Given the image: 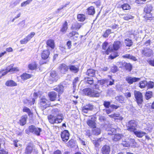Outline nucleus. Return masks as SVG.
Wrapping results in <instances>:
<instances>
[{
  "label": "nucleus",
  "instance_id": "ddd939ff",
  "mask_svg": "<svg viewBox=\"0 0 154 154\" xmlns=\"http://www.w3.org/2000/svg\"><path fill=\"white\" fill-rule=\"evenodd\" d=\"M95 117H92L90 119H88L87 122V124L90 127L92 128H95Z\"/></svg>",
  "mask_w": 154,
  "mask_h": 154
},
{
  "label": "nucleus",
  "instance_id": "a878e982",
  "mask_svg": "<svg viewBox=\"0 0 154 154\" xmlns=\"http://www.w3.org/2000/svg\"><path fill=\"white\" fill-rule=\"evenodd\" d=\"M32 76V75L30 74L25 73L22 75L20 76V77L21 79L23 80H25L31 78Z\"/></svg>",
  "mask_w": 154,
  "mask_h": 154
},
{
  "label": "nucleus",
  "instance_id": "473e14b6",
  "mask_svg": "<svg viewBox=\"0 0 154 154\" xmlns=\"http://www.w3.org/2000/svg\"><path fill=\"white\" fill-rule=\"evenodd\" d=\"M32 147L31 146H28L25 149L24 154H31L32 150Z\"/></svg>",
  "mask_w": 154,
  "mask_h": 154
},
{
  "label": "nucleus",
  "instance_id": "0eeeda50",
  "mask_svg": "<svg viewBox=\"0 0 154 154\" xmlns=\"http://www.w3.org/2000/svg\"><path fill=\"white\" fill-rule=\"evenodd\" d=\"M29 130L30 132L38 136L40 135V133L42 131V129L41 128L36 127L33 125L29 126Z\"/></svg>",
  "mask_w": 154,
  "mask_h": 154
},
{
  "label": "nucleus",
  "instance_id": "72a5a7b5",
  "mask_svg": "<svg viewBox=\"0 0 154 154\" xmlns=\"http://www.w3.org/2000/svg\"><path fill=\"white\" fill-rule=\"evenodd\" d=\"M69 68L70 70L75 73L78 72L79 70V68L74 65H71L69 66Z\"/></svg>",
  "mask_w": 154,
  "mask_h": 154
},
{
  "label": "nucleus",
  "instance_id": "7ed1b4c3",
  "mask_svg": "<svg viewBox=\"0 0 154 154\" xmlns=\"http://www.w3.org/2000/svg\"><path fill=\"white\" fill-rule=\"evenodd\" d=\"M84 94L86 95H88L90 97H98L100 94L98 92L94 91L91 89L86 88L83 89L82 90Z\"/></svg>",
  "mask_w": 154,
  "mask_h": 154
},
{
  "label": "nucleus",
  "instance_id": "c03bdc74",
  "mask_svg": "<svg viewBox=\"0 0 154 154\" xmlns=\"http://www.w3.org/2000/svg\"><path fill=\"white\" fill-rule=\"evenodd\" d=\"M152 95V93L151 91H147L146 92L145 95V97L146 99L148 100L150 98H151Z\"/></svg>",
  "mask_w": 154,
  "mask_h": 154
},
{
  "label": "nucleus",
  "instance_id": "412c9836",
  "mask_svg": "<svg viewBox=\"0 0 154 154\" xmlns=\"http://www.w3.org/2000/svg\"><path fill=\"white\" fill-rule=\"evenodd\" d=\"M57 94L54 91H51L48 93V96L50 100L51 101L55 100L57 97Z\"/></svg>",
  "mask_w": 154,
  "mask_h": 154
},
{
  "label": "nucleus",
  "instance_id": "f704fd0d",
  "mask_svg": "<svg viewBox=\"0 0 154 154\" xmlns=\"http://www.w3.org/2000/svg\"><path fill=\"white\" fill-rule=\"evenodd\" d=\"M120 43L121 42L119 41L115 42L113 44V48L114 50H118L120 47Z\"/></svg>",
  "mask_w": 154,
  "mask_h": 154
},
{
  "label": "nucleus",
  "instance_id": "0e129e2a",
  "mask_svg": "<svg viewBox=\"0 0 154 154\" xmlns=\"http://www.w3.org/2000/svg\"><path fill=\"white\" fill-rule=\"evenodd\" d=\"M119 107V106H117L114 104H111L110 105V107L112 109H116Z\"/></svg>",
  "mask_w": 154,
  "mask_h": 154
},
{
  "label": "nucleus",
  "instance_id": "f03ea898",
  "mask_svg": "<svg viewBox=\"0 0 154 154\" xmlns=\"http://www.w3.org/2000/svg\"><path fill=\"white\" fill-rule=\"evenodd\" d=\"M138 124V122L136 120H131L126 124L127 130L130 132H133L137 130Z\"/></svg>",
  "mask_w": 154,
  "mask_h": 154
},
{
  "label": "nucleus",
  "instance_id": "c9c22d12",
  "mask_svg": "<svg viewBox=\"0 0 154 154\" xmlns=\"http://www.w3.org/2000/svg\"><path fill=\"white\" fill-rule=\"evenodd\" d=\"M54 90L59 92V94L62 93L63 91V86L62 85H58L54 88Z\"/></svg>",
  "mask_w": 154,
  "mask_h": 154
},
{
  "label": "nucleus",
  "instance_id": "774afa93",
  "mask_svg": "<svg viewBox=\"0 0 154 154\" xmlns=\"http://www.w3.org/2000/svg\"><path fill=\"white\" fill-rule=\"evenodd\" d=\"M53 154H62V153L60 150H57L53 152Z\"/></svg>",
  "mask_w": 154,
  "mask_h": 154
},
{
  "label": "nucleus",
  "instance_id": "de8ad7c7",
  "mask_svg": "<svg viewBox=\"0 0 154 154\" xmlns=\"http://www.w3.org/2000/svg\"><path fill=\"white\" fill-rule=\"evenodd\" d=\"M122 8L124 10H127L129 9L130 7L129 5L127 4H124L122 5Z\"/></svg>",
  "mask_w": 154,
  "mask_h": 154
},
{
  "label": "nucleus",
  "instance_id": "6e6d98bb",
  "mask_svg": "<svg viewBox=\"0 0 154 154\" xmlns=\"http://www.w3.org/2000/svg\"><path fill=\"white\" fill-rule=\"evenodd\" d=\"M30 3L29 1V0H27L22 3L21 4V7H25L27 5H29Z\"/></svg>",
  "mask_w": 154,
  "mask_h": 154
},
{
  "label": "nucleus",
  "instance_id": "864d4df0",
  "mask_svg": "<svg viewBox=\"0 0 154 154\" xmlns=\"http://www.w3.org/2000/svg\"><path fill=\"white\" fill-rule=\"evenodd\" d=\"M125 67L126 69L129 71H130L132 69V65L130 63H127L125 65Z\"/></svg>",
  "mask_w": 154,
  "mask_h": 154
},
{
  "label": "nucleus",
  "instance_id": "cd10ccee",
  "mask_svg": "<svg viewBox=\"0 0 154 154\" xmlns=\"http://www.w3.org/2000/svg\"><path fill=\"white\" fill-rule=\"evenodd\" d=\"M5 85L8 86L10 87L15 86L17 85V84L12 80L7 81L5 82Z\"/></svg>",
  "mask_w": 154,
  "mask_h": 154
},
{
  "label": "nucleus",
  "instance_id": "bf43d9fd",
  "mask_svg": "<svg viewBox=\"0 0 154 154\" xmlns=\"http://www.w3.org/2000/svg\"><path fill=\"white\" fill-rule=\"evenodd\" d=\"M23 112H25L29 114L31 112V111L30 109L28 107L25 106L23 109Z\"/></svg>",
  "mask_w": 154,
  "mask_h": 154
},
{
  "label": "nucleus",
  "instance_id": "680f3d73",
  "mask_svg": "<svg viewBox=\"0 0 154 154\" xmlns=\"http://www.w3.org/2000/svg\"><path fill=\"white\" fill-rule=\"evenodd\" d=\"M106 80L101 79L98 80L99 83L101 85H103L105 84L107 82Z\"/></svg>",
  "mask_w": 154,
  "mask_h": 154
},
{
  "label": "nucleus",
  "instance_id": "5701e85b",
  "mask_svg": "<svg viewBox=\"0 0 154 154\" xmlns=\"http://www.w3.org/2000/svg\"><path fill=\"white\" fill-rule=\"evenodd\" d=\"M37 64L35 61H34L29 64L28 66V68L31 70H33L37 69Z\"/></svg>",
  "mask_w": 154,
  "mask_h": 154
},
{
  "label": "nucleus",
  "instance_id": "c85d7f7f",
  "mask_svg": "<svg viewBox=\"0 0 154 154\" xmlns=\"http://www.w3.org/2000/svg\"><path fill=\"white\" fill-rule=\"evenodd\" d=\"M46 44L47 46L50 47L52 49H54V42L52 39H50L47 40L46 42Z\"/></svg>",
  "mask_w": 154,
  "mask_h": 154
},
{
  "label": "nucleus",
  "instance_id": "f257e3e1",
  "mask_svg": "<svg viewBox=\"0 0 154 154\" xmlns=\"http://www.w3.org/2000/svg\"><path fill=\"white\" fill-rule=\"evenodd\" d=\"M54 115H51L48 116L49 122L52 124L61 123L63 119V114L57 109H54L52 110Z\"/></svg>",
  "mask_w": 154,
  "mask_h": 154
},
{
  "label": "nucleus",
  "instance_id": "39448f33",
  "mask_svg": "<svg viewBox=\"0 0 154 154\" xmlns=\"http://www.w3.org/2000/svg\"><path fill=\"white\" fill-rule=\"evenodd\" d=\"M40 105L42 110H44L48 107L52 106L50 102L45 98H41L40 100Z\"/></svg>",
  "mask_w": 154,
  "mask_h": 154
},
{
  "label": "nucleus",
  "instance_id": "338daca9",
  "mask_svg": "<svg viewBox=\"0 0 154 154\" xmlns=\"http://www.w3.org/2000/svg\"><path fill=\"white\" fill-rule=\"evenodd\" d=\"M66 45L68 47V48L69 49L71 48L72 45H71V42L70 41H68L66 43Z\"/></svg>",
  "mask_w": 154,
  "mask_h": 154
},
{
  "label": "nucleus",
  "instance_id": "4d7b16f0",
  "mask_svg": "<svg viewBox=\"0 0 154 154\" xmlns=\"http://www.w3.org/2000/svg\"><path fill=\"white\" fill-rule=\"evenodd\" d=\"M29 41L26 37L20 41V43L21 44H24L26 43Z\"/></svg>",
  "mask_w": 154,
  "mask_h": 154
},
{
  "label": "nucleus",
  "instance_id": "1a4fd4ad",
  "mask_svg": "<svg viewBox=\"0 0 154 154\" xmlns=\"http://www.w3.org/2000/svg\"><path fill=\"white\" fill-rule=\"evenodd\" d=\"M60 135L62 141L65 142L69 139V134L68 131L65 130L61 132Z\"/></svg>",
  "mask_w": 154,
  "mask_h": 154
},
{
  "label": "nucleus",
  "instance_id": "ea45409f",
  "mask_svg": "<svg viewBox=\"0 0 154 154\" xmlns=\"http://www.w3.org/2000/svg\"><path fill=\"white\" fill-rule=\"evenodd\" d=\"M85 82L91 85L93 84L94 80L92 78L85 77Z\"/></svg>",
  "mask_w": 154,
  "mask_h": 154
},
{
  "label": "nucleus",
  "instance_id": "e433bc0d",
  "mask_svg": "<svg viewBox=\"0 0 154 154\" xmlns=\"http://www.w3.org/2000/svg\"><path fill=\"white\" fill-rule=\"evenodd\" d=\"M95 12V10L93 7H90L88 9L87 13L89 15H93L94 14Z\"/></svg>",
  "mask_w": 154,
  "mask_h": 154
},
{
  "label": "nucleus",
  "instance_id": "423d86ee",
  "mask_svg": "<svg viewBox=\"0 0 154 154\" xmlns=\"http://www.w3.org/2000/svg\"><path fill=\"white\" fill-rule=\"evenodd\" d=\"M152 9V7L150 5H147L144 8V11L146 13L144 17L147 20H150L152 17V15L150 14Z\"/></svg>",
  "mask_w": 154,
  "mask_h": 154
},
{
  "label": "nucleus",
  "instance_id": "4c0bfd02",
  "mask_svg": "<svg viewBox=\"0 0 154 154\" xmlns=\"http://www.w3.org/2000/svg\"><path fill=\"white\" fill-rule=\"evenodd\" d=\"M125 42L126 46L128 47L131 46L133 44L132 40L128 38H126L125 40Z\"/></svg>",
  "mask_w": 154,
  "mask_h": 154
},
{
  "label": "nucleus",
  "instance_id": "dca6fc26",
  "mask_svg": "<svg viewBox=\"0 0 154 154\" xmlns=\"http://www.w3.org/2000/svg\"><path fill=\"white\" fill-rule=\"evenodd\" d=\"M125 80L128 83L131 84L134 82L138 81L140 80V78L128 76L126 77Z\"/></svg>",
  "mask_w": 154,
  "mask_h": 154
},
{
  "label": "nucleus",
  "instance_id": "6e6552de",
  "mask_svg": "<svg viewBox=\"0 0 154 154\" xmlns=\"http://www.w3.org/2000/svg\"><path fill=\"white\" fill-rule=\"evenodd\" d=\"M108 43L106 42H105L102 45V48L103 50H105L104 51H103V54H109L112 50L111 47L109 46L108 48Z\"/></svg>",
  "mask_w": 154,
  "mask_h": 154
},
{
  "label": "nucleus",
  "instance_id": "8fccbe9b",
  "mask_svg": "<svg viewBox=\"0 0 154 154\" xmlns=\"http://www.w3.org/2000/svg\"><path fill=\"white\" fill-rule=\"evenodd\" d=\"M111 30L110 29H107L104 33L103 36L105 38L107 37L111 33Z\"/></svg>",
  "mask_w": 154,
  "mask_h": 154
},
{
  "label": "nucleus",
  "instance_id": "20e7f679",
  "mask_svg": "<svg viewBox=\"0 0 154 154\" xmlns=\"http://www.w3.org/2000/svg\"><path fill=\"white\" fill-rule=\"evenodd\" d=\"M134 94L136 102L138 105L140 106L143 101V96L142 93L139 91H135Z\"/></svg>",
  "mask_w": 154,
  "mask_h": 154
},
{
  "label": "nucleus",
  "instance_id": "2f4dec72",
  "mask_svg": "<svg viewBox=\"0 0 154 154\" xmlns=\"http://www.w3.org/2000/svg\"><path fill=\"white\" fill-rule=\"evenodd\" d=\"M95 73V70L92 69H88L86 72V74L89 76L93 77L94 76Z\"/></svg>",
  "mask_w": 154,
  "mask_h": 154
},
{
  "label": "nucleus",
  "instance_id": "79ce46f5",
  "mask_svg": "<svg viewBox=\"0 0 154 154\" xmlns=\"http://www.w3.org/2000/svg\"><path fill=\"white\" fill-rule=\"evenodd\" d=\"M116 99L117 100L121 103L125 102V98L122 96H117Z\"/></svg>",
  "mask_w": 154,
  "mask_h": 154
},
{
  "label": "nucleus",
  "instance_id": "e2e57ef3",
  "mask_svg": "<svg viewBox=\"0 0 154 154\" xmlns=\"http://www.w3.org/2000/svg\"><path fill=\"white\" fill-rule=\"evenodd\" d=\"M104 111H105L106 113L107 114L110 113L112 112V110L109 108L105 109L104 110Z\"/></svg>",
  "mask_w": 154,
  "mask_h": 154
},
{
  "label": "nucleus",
  "instance_id": "f3484780",
  "mask_svg": "<svg viewBox=\"0 0 154 154\" xmlns=\"http://www.w3.org/2000/svg\"><path fill=\"white\" fill-rule=\"evenodd\" d=\"M93 109V105L90 104H89L86 105L85 106H83L82 108V110L83 112L87 113L89 110H91Z\"/></svg>",
  "mask_w": 154,
  "mask_h": 154
},
{
  "label": "nucleus",
  "instance_id": "a19ab883",
  "mask_svg": "<svg viewBox=\"0 0 154 154\" xmlns=\"http://www.w3.org/2000/svg\"><path fill=\"white\" fill-rule=\"evenodd\" d=\"M77 20L79 21H83L85 20V16L82 14H79L77 16Z\"/></svg>",
  "mask_w": 154,
  "mask_h": 154
},
{
  "label": "nucleus",
  "instance_id": "a18cd8bd",
  "mask_svg": "<svg viewBox=\"0 0 154 154\" xmlns=\"http://www.w3.org/2000/svg\"><path fill=\"white\" fill-rule=\"evenodd\" d=\"M140 87L141 88H143L147 85V82L146 81H142L140 83Z\"/></svg>",
  "mask_w": 154,
  "mask_h": 154
},
{
  "label": "nucleus",
  "instance_id": "aec40b11",
  "mask_svg": "<svg viewBox=\"0 0 154 154\" xmlns=\"http://www.w3.org/2000/svg\"><path fill=\"white\" fill-rule=\"evenodd\" d=\"M68 28V23L66 21H65L62 25V27L60 29V31L63 34H64L66 32Z\"/></svg>",
  "mask_w": 154,
  "mask_h": 154
},
{
  "label": "nucleus",
  "instance_id": "a211bd4d",
  "mask_svg": "<svg viewBox=\"0 0 154 154\" xmlns=\"http://www.w3.org/2000/svg\"><path fill=\"white\" fill-rule=\"evenodd\" d=\"M50 54V52L48 50L43 51L41 54L42 58L45 60L48 58Z\"/></svg>",
  "mask_w": 154,
  "mask_h": 154
},
{
  "label": "nucleus",
  "instance_id": "37998d69",
  "mask_svg": "<svg viewBox=\"0 0 154 154\" xmlns=\"http://www.w3.org/2000/svg\"><path fill=\"white\" fill-rule=\"evenodd\" d=\"M79 82V78L78 77H76L75 79L73 80V92H75V87L76 86V83H77Z\"/></svg>",
  "mask_w": 154,
  "mask_h": 154
},
{
  "label": "nucleus",
  "instance_id": "b1692460",
  "mask_svg": "<svg viewBox=\"0 0 154 154\" xmlns=\"http://www.w3.org/2000/svg\"><path fill=\"white\" fill-rule=\"evenodd\" d=\"M27 119V115H24L21 117L19 123L21 125H24L26 123V120Z\"/></svg>",
  "mask_w": 154,
  "mask_h": 154
},
{
  "label": "nucleus",
  "instance_id": "69168bd1",
  "mask_svg": "<svg viewBox=\"0 0 154 154\" xmlns=\"http://www.w3.org/2000/svg\"><path fill=\"white\" fill-rule=\"evenodd\" d=\"M118 55H119L118 54L116 53L114 55H110L109 56V58L111 59H113L118 57Z\"/></svg>",
  "mask_w": 154,
  "mask_h": 154
},
{
  "label": "nucleus",
  "instance_id": "5fc2aeb1",
  "mask_svg": "<svg viewBox=\"0 0 154 154\" xmlns=\"http://www.w3.org/2000/svg\"><path fill=\"white\" fill-rule=\"evenodd\" d=\"M147 87L148 88H152L154 86V83L151 81L147 82Z\"/></svg>",
  "mask_w": 154,
  "mask_h": 154
},
{
  "label": "nucleus",
  "instance_id": "09e8293b",
  "mask_svg": "<svg viewBox=\"0 0 154 154\" xmlns=\"http://www.w3.org/2000/svg\"><path fill=\"white\" fill-rule=\"evenodd\" d=\"M113 118L115 119H120L122 120L123 119V118L121 116H120L119 114H118L114 113L113 114Z\"/></svg>",
  "mask_w": 154,
  "mask_h": 154
},
{
  "label": "nucleus",
  "instance_id": "c756f323",
  "mask_svg": "<svg viewBox=\"0 0 154 154\" xmlns=\"http://www.w3.org/2000/svg\"><path fill=\"white\" fill-rule=\"evenodd\" d=\"M123 136V135L121 134H116L112 137V140L114 141H118Z\"/></svg>",
  "mask_w": 154,
  "mask_h": 154
},
{
  "label": "nucleus",
  "instance_id": "f8f14e48",
  "mask_svg": "<svg viewBox=\"0 0 154 154\" xmlns=\"http://www.w3.org/2000/svg\"><path fill=\"white\" fill-rule=\"evenodd\" d=\"M104 139V138L101 137L97 139L93 138V139H91V140L95 147L97 148L100 146L101 142L103 141Z\"/></svg>",
  "mask_w": 154,
  "mask_h": 154
},
{
  "label": "nucleus",
  "instance_id": "13d9d810",
  "mask_svg": "<svg viewBox=\"0 0 154 154\" xmlns=\"http://www.w3.org/2000/svg\"><path fill=\"white\" fill-rule=\"evenodd\" d=\"M69 4H66L64 5H62L60 8H59L57 9V11H56L57 13H59L60 12V11L63 8H64L65 7H66Z\"/></svg>",
  "mask_w": 154,
  "mask_h": 154
},
{
  "label": "nucleus",
  "instance_id": "9d476101",
  "mask_svg": "<svg viewBox=\"0 0 154 154\" xmlns=\"http://www.w3.org/2000/svg\"><path fill=\"white\" fill-rule=\"evenodd\" d=\"M69 67L65 64L62 63L58 67V70L61 74H66L68 71Z\"/></svg>",
  "mask_w": 154,
  "mask_h": 154
},
{
  "label": "nucleus",
  "instance_id": "58836bf2",
  "mask_svg": "<svg viewBox=\"0 0 154 154\" xmlns=\"http://www.w3.org/2000/svg\"><path fill=\"white\" fill-rule=\"evenodd\" d=\"M13 66V64H11L8 67V68H9V70L8 71H9V72H14L15 71H19V69L17 67L12 68Z\"/></svg>",
  "mask_w": 154,
  "mask_h": 154
},
{
  "label": "nucleus",
  "instance_id": "603ef678",
  "mask_svg": "<svg viewBox=\"0 0 154 154\" xmlns=\"http://www.w3.org/2000/svg\"><path fill=\"white\" fill-rule=\"evenodd\" d=\"M35 34V33L34 32H32L26 37L29 41L34 36Z\"/></svg>",
  "mask_w": 154,
  "mask_h": 154
},
{
  "label": "nucleus",
  "instance_id": "bb28decb",
  "mask_svg": "<svg viewBox=\"0 0 154 154\" xmlns=\"http://www.w3.org/2000/svg\"><path fill=\"white\" fill-rule=\"evenodd\" d=\"M122 57L124 58L130 59L135 61L137 60V59L135 57L130 54H126L123 55Z\"/></svg>",
  "mask_w": 154,
  "mask_h": 154
},
{
  "label": "nucleus",
  "instance_id": "4be33fe9",
  "mask_svg": "<svg viewBox=\"0 0 154 154\" xmlns=\"http://www.w3.org/2000/svg\"><path fill=\"white\" fill-rule=\"evenodd\" d=\"M134 134L137 137L139 138H141L144 135L146 134V133L141 131H134Z\"/></svg>",
  "mask_w": 154,
  "mask_h": 154
},
{
  "label": "nucleus",
  "instance_id": "3c124183",
  "mask_svg": "<svg viewBox=\"0 0 154 154\" xmlns=\"http://www.w3.org/2000/svg\"><path fill=\"white\" fill-rule=\"evenodd\" d=\"M111 105L110 102L107 101H104L103 105L106 108H109V107H110Z\"/></svg>",
  "mask_w": 154,
  "mask_h": 154
},
{
  "label": "nucleus",
  "instance_id": "393cba45",
  "mask_svg": "<svg viewBox=\"0 0 154 154\" xmlns=\"http://www.w3.org/2000/svg\"><path fill=\"white\" fill-rule=\"evenodd\" d=\"M82 24L80 23H75L71 27V29L78 30L82 26Z\"/></svg>",
  "mask_w": 154,
  "mask_h": 154
},
{
  "label": "nucleus",
  "instance_id": "49530a36",
  "mask_svg": "<svg viewBox=\"0 0 154 154\" xmlns=\"http://www.w3.org/2000/svg\"><path fill=\"white\" fill-rule=\"evenodd\" d=\"M93 132L95 135H98L100 134V129L96 128L93 130Z\"/></svg>",
  "mask_w": 154,
  "mask_h": 154
},
{
  "label": "nucleus",
  "instance_id": "2eb2a0df",
  "mask_svg": "<svg viewBox=\"0 0 154 154\" xmlns=\"http://www.w3.org/2000/svg\"><path fill=\"white\" fill-rule=\"evenodd\" d=\"M67 36L69 38L72 37V39L74 41H76L79 37V34L77 32L72 31V32L69 33L67 35Z\"/></svg>",
  "mask_w": 154,
  "mask_h": 154
},
{
  "label": "nucleus",
  "instance_id": "052dcab7",
  "mask_svg": "<svg viewBox=\"0 0 154 154\" xmlns=\"http://www.w3.org/2000/svg\"><path fill=\"white\" fill-rule=\"evenodd\" d=\"M118 70L117 67L116 66H112L111 68V70L114 73L116 72Z\"/></svg>",
  "mask_w": 154,
  "mask_h": 154
},
{
  "label": "nucleus",
  "instance_id": "9b49d317",
  "mask_svg": "<svg viewBox=\"0 0 154 154\" xmlns=\"http://www.w3.org/2000/svg\"><path fill=\"white\" fill-rule=\"evenodd\" d=\"M141 53L146 57H149L152 54V51L149 48H145L142 50Z\"/></svg>",
  "mask_w": 154,
  "mask_h": 154
},
{
  "label": "nucleus",
  "instance_id": "6ab92c4d",
  "mask_svg": "<svg viewBox=\"0 0 154 154\" xmlns=\"http://www.w3.org/2000/svg\"><path fill=\"white\" fill-rule=\"evenodd\" d=\"M50 79L53 81H56L58 79V76L56 72L54 71H51L50 73Z\"/></svg>",
  "mask_w": 154,
  "mask_h": 154
},
{
  "label": "nucleus",
  "instance_id": "4468645a",
  "mask_svg": "<svg viewBox=\"0 0 154 154\" xmlns=\"http://www.w3.org/2000/svg\"><path fill=\"white\" fill-rule=\"evenodd\" d=\"M110 149L109 145H105L102 147L101 149V152L102 154H109Z\"/></svg>",
  "mask_w": 154,
  "mask_h": 154
},
{
  "label": "nucleus",
  "instance_id": "7c9ffc66",
  "mask_svg": "<svg viewBox=\"0 0 154 154\" xmlns=\"http://www.w3.org/2000/svg\"><path fill=\"white\" fill-rule=\"evenodd\" d=\"M122 15L123 16V18L124 20L127 21H128L131 19H132L134 18V16L129 14Z\"/></svg>",
  "mask_w": 154,
  "mask_h": 154
}]
</instances>
